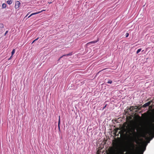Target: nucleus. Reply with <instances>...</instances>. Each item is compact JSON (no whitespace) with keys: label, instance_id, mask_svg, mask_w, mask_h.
<instances>
[{"label":"nucleus","instance_id":"nucleus-5","mask_svg":"<svg viewBox=\"0 0 154 154\" xmlns=\"http://www.w3.org/2000/svg\"><path fill=\"white\" fill-rule=\"evenodd\" d=\"M133 132H134V134H131L130 133V134L132 136V138L134 140L135 138V136H136V132L135 130H134V131H133Z\"/></svg>","mask_w":154,"mask_h":154},{"label":"nucleus","instance_id":"nucleus-12","mask_svg":"<svg viewBox=\"0 0 154 154\" xmlns=\"http://www.w3.org/2000/svg\"><path fill=\"white\" fill-rule=\"evenodd\" d=\"M112 82L111 80L109 79L107 82V83L109 84H111L112 83Z\"/></svg>","mask_w":154,"mask_h":154},{"label":"nucleus","instance_id":"nucleus-18","mask_svg":"<svg viewBox=\"0 0 154 154\" xmlns=\"http://www.w3.org/2000/svg\"><path fill=\"white\" fill-rule=\"evenodd\" d=\"M8 30L6 31L4 35L5 36L8 33Z\"/></svg>","mask_w":154,"mask_h":154},{"label":"nucleus","instance_id":"nucleus-2","mask_svg":"<svg viewBox=\"0 0 154 154\" xmlns=\"http://www.w3.org/2000/svg\"><path fill=\"white\" fill-rule=\"evenodd\" d=\"M20 5V3L19 1H16L15 2V9H18Z\"/></svg>","mask_w":154,"mask_h":154},{"label":"nucleus","instance_id":"nucleus-3","mask_svg":"<svg viewBox=\"0 0 154 154\" xmlns=\"http://www.w3.org/2000/svg\"><path fill=\"white\" fill-rule=\"evenodd\" d=\"M72 55V52L68 54H64L63 56H61L60 57V59H61L63 57H67L69 56H71Z\"/></svg>","mask_w":154,"mask_h":154},{"label":"nucleus","instance_id":"nucleus-10","mask_svg":"<svg viewBox=\"0 0 154 154\" xmlns=\"http://www.w3.org/2000/svg\"><path fill=\"white\" fill-rule=\"evenodd\" d=\"M13 1V0H8L7 2V3L8 5H10L12 3Z\"/></svg>","mask_w":154,"mask_h":154},{"label":"nucleus","instance_id":"nucleus-16","mask_svg":"<svg viewBox=\"0 0 154 154\" xmlns=\"http://www.w3.org/2000/svg\"><path fill=\"white\" fill-rule=\"evenodd\" d=\"M141 50V48L138 49L136 52V53L138 54V53H139L140 51Z\"/></svg>","mask_w":154,"mask_h":154},{"label":"nucleus","instance_id":"nucleus-21","mask_svg":"<svg viewBox=\"0 0 154 154\" xmlns=\"http://www.w3.org/2000/svg\"><path fill=\"white\" fill-rule=\"evenodd\" d=\"M107 104H106L105 106L103 107V109H104L106 106Z\"/></svg>","mask_w":154,"mask_h":154},{"label":"nucleus","instance_id":"nucleus-17","mask_svg":"<svg viewBox=\"0 0 154 154\" xmlns=\"http://www.w3.org/2000/svg\"><path fill=\"white\" fill-rule=\"evenodd\" d=\"M3 28H0V34H1L3 33Z\"/></svg>","mask_w":154,"mask_h":154},{"label":"nucleus","instance_id":"nucleus-11","mask_svg":"<svg viewBox=\"0 0 154 154\" xmlns=\"http://www.w3.org/2000/svg\"><path fill=\"white\" fill-rule=\"evenodd\" d=\"M6 5L5 3H3L2 5V8H6Z\"/></svg>","mask_w":154,"mask_h":154},{"label":"nucleus","instance_id":"nucleus-20","mask_svg":"<svg viewBox=\"0 0 154 154\" xmlns=\"http://www.w3.org/2000/svg\"><path fill=\"white\" fill-rule=\"evenodd\" d=\"M13 56L11 55V56L8 59V60H10L11 59V58Z\"/></svg>","mask_w":154,"mask_h":154},{"label":"nucleus","instance_id":"nucleus-8","mask_svg":"<svg viewBox=\"0 0 154 154\" xmlns=\"http://www.w3.org/2000/svg\"><path fill=\"white\" fill-rule=\"evenodd\" d=\"M137 108H134L133 106H131L130 108H128L129 110L130 111H133V110H134L135 109H137Z\"/></svg>","mask_w":154,"mask_h":154},{"label":"nucleus","instance_id":"nucleus-13","mask_svg":"<svg viewBox=\"0 0 154 154\" xmlns=\"http://www.w3.org/2000/svg\"><path fill=\"white\" fill-rule=\"evenodd\" d=\"M60 118H59L58 123V128L59 131H60Z\"/></svg>","mask_w":154,"mask_h":154},{"label":"nucleus","instance_id":"nucleus-14","mask_svg":"<svg viewBox=\"0 0 154 154\" xmlns=\"http://www.w3.org/2000/svg\"><path fill=\"white\" fill-rule=\"evenodd\" d=\"M4 27V24L3 23H0V28H3Z\"/></svg>","mask_w":154,"mask_h":154},{"label":"nucleus","instance_id":"nucleus-7","mask_svg":"<svg viewBox=\"0 0 154 154\" xmlns=\"http://www.w3.org/2000/svg\"><path fill=\"white\" fill-rule=\"evenodd\" d=\"M147 144H146L145 146L143 147L144 150L143 151H139L137 153V154H143V152L146 149V147Z\"/></svg>","mask_w":154,"mask_h":154},{"label":"nucleus","instance_id":"nucleus-22","mask_svg":"<svg viewBox=\"0 0 154 154\" xmlns=\"http://www.w3.org/2000/svg\"><path fill=\"white\" fill-rule=\"evenodd\" d=\"M38 38H37L36 39H35V41H36L37 40Z\"/></svg>","mask_w":154,"mask_h":154},{"label":"nucleus","instance_id":"nucleus-6","mask_svg":"<svg viewBox=\"0 0 154 154\" xmlns=\"http://www.w3.org/2000/svg\"><path fill=\"white\" fill-rule=\"evenodd\" d=\"M151 103V101H149L147 103H145V104H144L143 105V107H146L147 106H149L150 104Z\"/></svg>","mask_w":154,"mask_h":154},{"label":"nucleus","instance_id":"nucleus-19","mask_svg":"<svg viewBox=\"0 0 154 154\" xmlns=\"http://www.w3.org/2000/svg\"><path fill=\"white\" fill-rule=\"evenodd\" d=\"M126 37H128L129 36V34L128 33H127L125 35Z\"/></svg>","mask_w":154,"mask_h":154},{"label":"nucleus","instance_id":"nucleus-23","mask_svg":"<svg viewBox=\"0 0 154 154\" xmlns=\"http://www.w3.org/2000/svg\"><path fill=\"white\" fill-rule=\"evenodd\" d=\"M144 137L146 139L148 138V137H146V136H144Z\"/></svg>","mask_w":154,"mask_h":154},{"label":"nucleus","instance_id":"nucleus-1","mask_svg":"<svg viewBox=\"0 0 154 154\" xmlns=\"http://www.w3.org/2000/svg\"><path fill=\"white\" fill-rule=\"evenodd\" d=\"M153 131H154V123L152 124V126L150 128L149 131L147 132L148 134L150 135L151 134Z\"/></svg>","mask_w":154,"mask_h":154},{"label":"nucleus","instance_id":"nucleus-26","mask_svg":"<svg viewBox=\"0 0 154 154\" xmlns=\"http://www.w3.org/2000/svg\"><path fill=\"white\" fill-rule=\"evenodd\" d=\"M61 59H60V58L58 60V61H59Z\"/></svg>","mask_w":154,"mask_h":154},{"label":"nucleus","instance_id":"nucleus-4","mask_svg":"<svg viewBox=\"0 0 154 154\" xmlns=\"http://www.w3.org/2000/svg\"><path fill=\"white\" fill-rule=\"evenodd\" d=\"M98 41H99V40L97 39V40H96V41H91V42L88 43L87 44V45H90L91 44H95V43H96V42H98Z\"/></svg>","mask_w":154,"mask_h":154},{"label":"nucleus","instance_id":"nucleus-25","mask_svg":"<svg viewBox=\"0 0 154 154\" xmlns=\"http://www.w3.org/2000/svg\"><path fill=\"white\" fill-rule=\"evenodd\" d=\"M120 149H118V151L119 152V151H120Z\"/></svg>","mask_w":154,"mask_h":154},{"label":"nucleus","instance_id":"nucleus-24","mask_svg":"<svg viewBox=\"0 0 154 154\" xmlns=\"http://www.w3.org/2000/svg\"><path fill=\"white\" fill-rule=\"evenodd\" d=\"M35 41V40H34L33 41V42H32V43H34V42Z\"/></svg>","mask_w":154,"mask_h":154},{"label":"nucleus","instance_id":"nucleus-9","mask_svg":"<svg viewBox=\"0 0 154 154\" xmlns=\"http://www.w3.org/2000/svg\"><path fill=\"white\" fill-rule=\"evenodd\" d=\"M42 11H39V12H35V13H33L32 14H31L28 17V18H29L30 17H31V16H32V15H35V14H39L40 13H41V12H42Z\"/></svg>","mask_w":154,"mask_h":154},{"label":"nucleus","instance_id":"nucleus-27","mask_svg":"<svg viewBox=\"0 0 154 154\" xmlns=\"http://www.w3.org/2000/svg\"><path fill=\"white\" fill-rule=\"evenodd\" d=\"M28 15V14H27V15H26V17Z\"/></svg>","mask_w":154,"mask_h":154},{"label":"nucleus","instance_id":"nucleus-15","mask_svg":"<svg viewBox=\"0 0 154 154\" xmlns=\"http://www.w3.org/2000/svg\"><path fill=\"white\" fill-rule=\"evenodd\" d=\"M15 52V49H13L12 52H11V55L13 56V54H14Z\"/></svg>","mask_w":154,"mask_h":154}]
</instances>
